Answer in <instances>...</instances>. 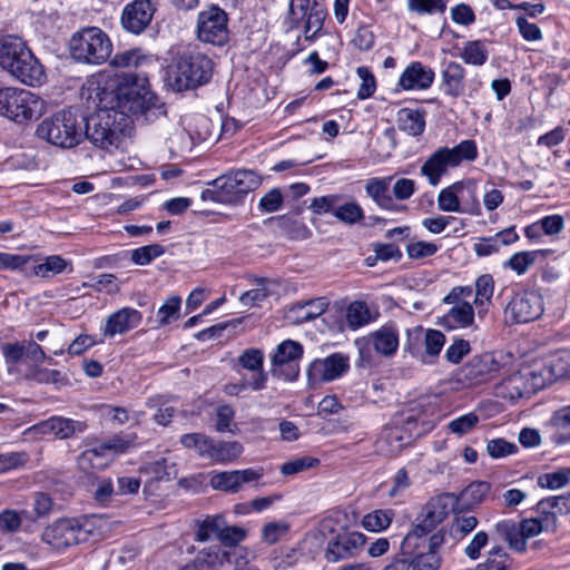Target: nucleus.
I'll list each match as a JSON object with an SVG mask.
<instances>
[{
    "instance_id": "obj_16",
    "label": "nucleus",
    "mask_w": 570,
    "mask_h": 570,
    "mask_svg": "<svg viewBox=\"0 0 570 570\" xmlns=\"http://www.w3.org/2000/svg\"><path fill=\"white\" fill-rule=\"evenodd\" d=\"M544 312L543 298L534 291L517 293L505 307V316L523 324L538 320Z\"/></svg>"
},
{
    "instance_id": "obj_25",
    "label": "nucleus",
    "mask_w": 570,
    "mask_h": 570,
    "mask_svg": "<svg viewBox=\"0 0 570 570\" xmlns=\"http://www.w3.org/2000/svg\"><path fill=\"white\" fill-rule=\"evenodd\" d=\"M366 542V537L361 532H348L337 535L327 546L325 557L328 562L353 557Z\"/></svg>"
},
{
    "instance_id": "obj_37",
    "label": "nucleus",
    "mask_w": 570,
    "mask_h": 570,
    "mask_svg": "<svg viewBox=\"0 0 570 570\" xmlns=\"http://www.w3.org/2000/svg\"><path fill=\"white\" fill-rule=\"evenodd\" d=\"M411 441L400 426L386 428L377 441L379 450L385 455H396Z\"/></svg>"
},
{
    "instance_id": "obj_39",
    "label": "nucleus",
    "mask_w": 570,
    "mask_h": 570,
    "mask_svg": "<svg viewBox=\"0 0 570 570\" xmlns=\"http://www.w3.org/2000/svg\"><path fill=\"white\" fill-rule=\"evenodd\" d=\"M493 293V277L490 274L480 275L475 281V297L473 301L480 317L484 316L488 307L491 305Z\"/></svg>"
},
{
    "instance_id": "obj_57",
    "label": "nucleus",
    "mask_w": 570,
    "mask_h": 570,
    "mask_svg": "<svg viewBox=\"0 0 570 570\" xmlns=\"http://www.w3.org/2000/svg\"><path fill=\"white\" fill-rule=\"evenodd\" d=\"M356 75L361 79L357 89V98L361 100L372 97L376 90V78L370 68L361 66L356 69Z\"/></svg>"
},
{
    "instance_id": "obj_64",
    "label": "nucleus",
    "mask_w": 570,
    "mask_h": 570,
    "mask_svg": "<svg viewBox=\"0 0 570 570\" xmlns=\"http://www.w3.org/2000/svg\"><path fill=\"white\" fill-rule=\"evenodd\" d=\"M382 570H432L431 563L424 564L421 560L417 562L396 553L390 563H387Z\"/></svg>"
},
{
    "instance_id": "obj_4",
    "label": "nucleus",
    "mask_w": 570,
    "mask_h": 570,
    "mask_svg": "<svg viewBox=\"0 0 570 570\" xmlns=\"http://www.w3.org/2000/svg\"><path fill=\"white\" fill-rule=\"evenodd\" d=\"M105 520L98 515L61 518L45 528L41 540L56 550L98 540L102 535Z\"/></svg>"
},
{
    "instance_id": "obj_58",
    "label": "nucleus",
    "mask_w": 570,
    "mask_h": 570,
    "mask_svg": "<svg viewBox=\"0 0 570 570\" xmlns=\"http://www.w3.org/2000/svg\"><path fill=\"white\" fill-rule=\"evenodd\" d=\"M165 249L159 244H150L136 248L131 253V261L140 266L148 265L153 259L161 256Z\"/></svg>"
},
{
    "instance_id": "obj_45",
    "label": "nucleus",
    "mask_w": 570,
    "mask_h": 570,
    "mask_svg": "<svg viewBox=\"0 0 570 570\" xmlns=\"http://www.w3.org/2000/svg\"><path fill=\"white\" fill-rule=\"evenodd\" d=\"M29 518L27 510L16 511L11 509H4L0 512V535L7 540V537L17 532L22 520Z\"/></svg>"
},
{
    "instance_id": "obj_30",
    "label": "nucleus",
    "mask_w": 570,
    "mask_h": 570,
    "mask_svg": "<svg viewBox=\"0 0 570 570\" xmlns=\"http://www.w3.org/2000/svg\"><path fill=\"white\" fill-rule=\"evenodd\" d=\"M86 449L77 460L78 466L86 473H92L106 469L112 462V455L106 451L101 443L94 444L86 440Z\"/></svg>"
},
{
    "instance_id": "obj_17",
    "label": "nucleus",
    "mask_w": 570,
    "mask_h": 570,
    "mask_svg": "<svg viewBox=\"0 0 570 570\" xmlns=\"http://www.w3.org/2000/svg\"><path fill=\"white\" fill-rule=\"evenodd\" d=\"M499 535H501L512 550L523 552L527 549V540L544 532L537 519H523L520 523L511 520H503L494 525Z\"/></svg>"
},
{
    "instance_id": "obj_1",
    "label": "nucleus",
    "mask_w": 570,
    "mask_h": 570,
    "mask_svg": "<svg viewBox=\"0 0 570 570\" xmlns=\"http://www.w3.org/2000/svg\"><path fill=\"white\" fill-rule=\"evenodd\" d=\"M86 104L108 106L116 112L131 116L145 114L156 107L157 97L144 85L136 80L110 77L99 73L90 77L81 89Z\"/></svg>"
},
{
    "instance_id": "obj_7",
    "label": "nucleus",
    "mask_w": 570,
    "mask_h": 570,
    "mask_svg": "<svg viewBox=\"0 0 570 570\" xmlns=\"http://www.w3.org/2000/svg\"><path fill=\"white\" fill-rule=\"evenodd\" d=\"M36 134L56 147L69 149L82 141L83 126L72 110H60L45 118L38 125Z\"/></svg>"
},
{
    "instance_id": "obj_21",
    "label": "nucleus",
    "mask_w": 570,
    "mask_h": 570,
    "mask_svg": "<svg viewBox=\"0 0 570 570\" xmlns=\"http://www.w3.org/2000/svg\"><path fill=\"white\" fill-rule=\"evenodd\" d=\"M155 12L156 7L150 0H134L122 10L121 26L128 32L139 35L149 26Z\"/></svg>"
},
{
    "instance_id": "obj_8",
    "label": "nucleus",
    "mask_w": 570,
    "mask_h": 570,
    "mask_svg": "<svg viewBox=\"0 0 570 570\" xmlns=\"http://www.w3.org/2000/svg\"><path fill=\"white\" fill-rule=\"evenodd\" d=\"M478 158V147L474 140H462L459 145L436 149L421 166L420 173L429 184L438 186L449 167H458L462 161H473Z\"/></svg>"
},
{
    "instance_id": "obj_42",
    "label": "nucleus",
    "mask_w": 570,
    "mask_h": 570,
    "mask_svg": "<svg viewBox=\"0 0 570 570\" xmlns=\"http://www.w3.org/2000/svg\"><path fill=\"white\" fill-rule=\"evenodd\" d=\"M460 57L466 65L482 66L489 58V51L484 41L472 40L463 45Z\"/></svg>"
},
{
    "instance_id": "obj_18",
    "label": "nucleus",
    "mask_w": 570,
    "mask_h": 570,
    "mask_svg": "<svg viewBox=\"0 0 570 570\" xmlns=\"http://www.w3.org/2000/svg\"><path fill=\"white\" fill-rule=\"evenodd\" d=\"M503 370V364L493 353L473 356L459 370L461 381L474 385L494 379Z\"/></svg>"
},
{
    "instance_id": "obj_20",
    "label": "nucleus",
    "mask_w": 570,
    "mask_h": 570,
    "mask_svg": "<svg viewBox=\"0 0 570 570\" xmlns=\"http://www.w3.org/2000/svg\"><path fill=\"white\" fill-rule=\"evenodd\" d=\"M303 355V346L295 341L282 342L272 358L273 373L288 381H294L299 373L298 361Z\"/></svg>"
},
{
    "instance_id": "obj_27",
    "label": "nucleus",
    "mask_w": 570,
    "mask_h": 570,
    "mask_svg": "<svg viewBox=\"0 0 570 570\" xmlns=\"http://www.w3.org/2000/svg\"><path fill=\"white\" fill-rule=\"evenodd\" d=\"M434 76L430 67L415 61L401 73L397 86L403 90H424L432 86Z\"/></svg>"
},
{
    "instance_id": "obj_50",
    "label": "nucleus",
    "mask_w": 570,
    "mask_h": 570,
    "mask_svg": "<svg viewBox=\"0 0 570 570\" xmlns=\"http://www.w3.org/2000/svg\"><path fill=\"white\" fill-rule=\"evenodd\" d=\"M212 121L200 115L194 118V122L189 125L186 135L189 137L193 145L200 144L212 138Z\"/></svg>"
},
{
    "instance_id": "obj_13",
    "label": "nucleus",
    "mask_w": 570,
    "mask_h": 570,
    "mask_svg": "<svg viewBox=\"0 0 570 570\" xmlns=\"http://www.w3.org/2000/svg\"><path fill=\"white\" fill-rule=\"evenodd\" d=\"M546 380L538 372L524 368L512 373L495 386V395L515 401L543 389Z\"/></svg>"
},
{
    "instance_id": "obj_19",
    "label": "nucleus",
    "mask_w": 570,
    "mask_h": 570,
    "mask_svg": "<svg viewBox=\"0 0 570 570\" xmlns=\"http://www.w3.org/2000/svg\"><path fill=\"white\" fill-rule=\"evenodd\" d=\"M142 322V314L138 309L129 306L121 307L110 313L99 331L105 340H111L116 336H122L137 328Z\"/></svg>"
},
{
    "instance_id": "obj_55",
    "label": "nucleus",
    "mask_w": 570,
    "mask_h": 570,
    "mask_svg": "<svg viewBox=\"0 0 570 570\" xmlns=\"http://www.w3.org/2000/svg\"><path fill=\"white\" fill-rule=\"evenodd\" d=\"M333 215L341 222L354 225L364 218V212L356 202H348L336 206Z\"/></svg>"
},
{
    "instance_id": "obj_38",
    "label": "nucleus",
    "mask_w": 570,
    "mask_h": 570,
    "mask_svg": "<svg viewBox=\"0 0 570 570\" xmlns=\"http://www.w3.org/2000/svg\"><path fill=\"white\" fill-rule=\"evenodd\" d=\"M228 559L229 552L209 547L197 552L191 566L196 570H222L224 562Z\"/></svg>"
},
{
    "instance_id": "obj_43",
    "label": "nucleus",
    "mask_w": 570,
    "mask_h": 570,
    "mask_svg": "<svg viewBox=\"0 0 570 570\" xmlns=\"http://www.w3.org/2000/svg\"><path fill=\"white\" fill-rule=\"evenodd\" d=\"M224 520L225 517L222 514L207 515L204 520L197 523L195 540L206 542L212 538L218 539Z\"/></svg>"
},
{
    "instance_id": "obj_53",
    "label": "nucleus",
    "mask_w": 570,
    "mask_h": 570,
    "mask_svg": "<svg viewBox=\"0 0 570 570\" xmlns=\"http://www.w3.org/2000/svg\"><path fill=\"white\" fill-rule=\"evenodd\" d=\"M542 254V250L519 252L510 257L505 266L514 271L518 275H522L534 264L538 256Z\"/></svg>"
},
{
    "instance_id": "obj_54",
    "label": "nucleus",
    "mask_w": 570,
    "mask_h": 570,
    "mask_svg": "<svg viewBox=\"0 0 570 570\" xmlns=\"http://www.w3.org/2000/svg\"><path fill=\"white\" fill-rule=\"evenodd\" d=\"M210 485L216 490L236 493L242 488L239 484L238 471H227L215 474L210 479Z\"/></svg>"
},
{
    "instance_id": "obj_51",
    "label": "nucleus",
    "mask_w": 570,
    "mask_h": 570,
    "mask_svg": "<svg viewBox=\"0 0 570 570\" xmlns=\"http://www.w3.org/2000/svg\"><path fill=\"white\" fill-rule=\"evenodd\" d=\"M538 484L549 490H558L570 484V468H562L540 475L538 478Z\"/></svg>"
},
{
    "instance_id": "obj_12",
    "label": "nucleus",
    "mask_w": 570,
    "mask_h": 570,
    "mask_svg": "<svg viewBox=\"0 0 570 570\" xmlns=\"http://www.w3.org/2000/svg\"><path fill=\"white\" fill-rule=\"evenodd\" d=\"M326 17L325 8L315 0H289L288 19L292 27L304 23V37L314 39L322 30Z\"/></svg>"
},
{
    "instance_id": "obj_56",
    "label": "nucleus",
    "mask_w": 570,
    "mask_h": 570,
    "mask_svg": "<svg viewBox=\"0 0 570 570\" xmlns=\"http://www.w3.org/2000/svg\"><path fill=\"white\" fill-rule=\"evenodd\" d=\"M148 59L149 57L145 56L139 49H132L117 53L112 58L111 65L117 68L139 67Z\"/></svg>"
},
{
    "instance_id": "obj_46",
    "label": "nucleus",
    "mask_w": 570,
    "mask_h": 570,
    "mask_svg": "<svg viewBox=\"0 0 570 570\" xmlns=\"http://www.w3.org/2000/svg\"><path fill=\"white\" fill-rule=\"evenodd\" d=\"M41 363L30 365L27 377L41 384H65L66 377L58 370L42 367Z\"/></svg>"
},
{
    "instance_id": "obj_52",
    "label": "nucleus",
    "mask_w": 570,
    "mask_h": 570,
    "mask_svg": "<svg viewBox=\"0 0 570 570\" xmlns=\"http://www.w3.org/2000/svg\"><path fill=\"white\" fill-rule=\"evenodd\" d=\"M509 567V556L500 546H494L488 552V558L483 563H479L478 570H507Z\"/></svg>"
},
{
    "instance_id": "obj_34",
    "label": "nucleus",
    "mask_w": 570,
    "mask_h": 570,
    "mask_svg": "<svg viewBox=\"0 0 570 570\" xmlns=\"http://www.w3.org/2000/svg\"><path fill=\"white\" fill-rule=\"evenodd\" d=\"M538 375L544 377L546 383L553 382L570 375V352L558 351L551 354L544 362L543 368Z\"/></svg>"
},
{
    "instance_id": "obj_35",
    "label": "nucleus",
    "mask_w": 570,
    "mask_h": 570,
    "mask_svg": "<svg viewBox=\"0 0 570 570\" xmlns=\"http://www.w3.org/2000/svg\"><path fill=\"white\" fill-rule=\"evenodd\" d=\"M464 68L454 61H450L442 70V89L445 95L456 98L464 92Z\"/></svg>"
},
{
    "instance_id": "obj_60",
    "label": "nucleus",
    "mask_w": 570,
    "mask_h": 570,
    "mask_svg": "<svg viewBox=\"0 0 570 570\" xmlns=\"http://www.w3.org/2000/svg\"><path fill=\"white\" fill-rule=\"evenodd\" d=\"M320 460L312 456H301L288 462H285L281 466V473L283 475H294L299 472L306 471L311 468L318 465Z\"/></svg>"
},
{
    "instance_id": "obj_5",
    "label": "nucleus",
    "mask_w": 570,
    "mask_h": 570,
    "mask_svg": "<svg viewBox=\"0 0 570 570\" xmlns=\"http://www.w3.org/2000/svg\"><path fill=\"white\" fill-rule=\"evenodd\" d=\"M87 107L95 109V114L87 120L83 136L101 149L117 148L132 120L108 106L87 104Z\"/></svg>"
},
{
    "instance_id": "obj_10",
    "label": "nucleus",
    "mask_w": 570,
    "mask_h": 570,
    "mask_svg": "<svg viewBox=\"0 0 570 570\" xmlns=\"http://www.w3.org/2000/svg\"><path fill=\"white\" fill-rule=\"evenodd\" d=\"M45 110V100L30 90L17 87L0 88V115L23 122L40 117Z\"/></svg>"
},
{
    "instance_id": "obj_49",
    "label": "nucleus",
    "mask_w": 570,
    "mask_h": 570,
    "mask_svg": "<svg viewBox=\"0 0 570 570\" xmlns=\"http://www.w3.org/2000/svg\"><path fill=\"white\" fill-rule=\"evenodd\" d=\"M137 441V435L135 433H119L110 439L100 442L107 452L112 455V459L116 454H120L129 450L131 446H135Z\"/></svg>"
},
{
    "instance_id": "obj_32",
    "label": "nucleus",
    "mask_w": 570,
    "mask_h": 570,
    "mask_svg": "<svg viewBox=\"0 0 570 570\" xmlns=\"http://www.w3.org/2000/svg\"><path fill=\"white\" fill-rule=\"evenodd\" d=\"M243 453V445L237 441H215L208 439L203 459L214 462H232Z\"/></svg>"
},
{
    "instance_id": "obj_26",
    "label": "nucleus",
    "mask_w": 570,
    "mask_h": 570,
    "mask_svg": "<svg viewBox=\"0 0 570 570\" xmlns=\"http://www.w3.org/2000/svg\"><path fill=\"white\" fill-rule=\"evenodd\" d=\"M238 364L249 372V387L253 391H261L265 389L267 382V374L263 370L264 354L258 348H247L243 351L238 358Z\"/></svg>"
},
{
    "instance_id": "obj_31",
    "label": "nucleus",
    "mask_w": 570,
    "mask_h": 570,
    "mask_svg": "<svg viewBox=\"0 0 570 570\" xmlns=\"http://www.w3.org/2000/svg\"><path fill=\"white\" fill-rule=\"evenodd\" d=\"M392 178V176L370 178L365 184V193L380 208L399 212L400 206L389 193Z\"/></svg>"
},
{
    "instance_id": "obj_28",
    "label": "nucleus",
    "mask_w": 570,
    "mask_h": 570,
    "mask_svg": "<svg viewBox=\"0 0 570 570\" xmlns=\"http://www.w3.org/2000/svg\"><path fill=\"white\" fill-rule=\"evenodd\" d=\"M367 341L377 354L391 357L396 354L400 345L399 328L394 323L384 324L371 332Z\"/></svg>"
},
{
    "instance_id": "obj_11",
    "label": "nucleus",
    "mask_w": 570,
    "mask_h": 570,
    "mask_svg": "<svg viewBox=\"0 0 570 570\" xmlns=\"http://www.w3.org/2000/svg\"><path fill=\"white\" fill-rule=\"evenodd\" d=\"M436 203L441 212L474 216L481 214V206L476 195V183L472 179L455 181L441 189Z\"/></svg>"
},
{
    "instance_id": "obj_14",
    "label": "nucleus",
    "mask_w": 570,
    "mask_h": 570,
    "mask_svg": "<svg viewBox=\"0 0 570 570\" xmlns=\"http://www.w3.org/2000/svg\"><path fill=\"white\" fill-rule=\"evenodd\" d=\"M197 38L204 42L223 47L229 40L227 13L218 7H210L198 13Z\"/></svg>"
},
{
    "instance_id": "obj_59",
    "label": "nucleus",
    "mask_w": 570,
    "mask_h": 570,
    "mask_svg": "<svg viewBox=\"0 0 570 570\" xmlns=\"http://www.w3.org/2000/svg\"><path fill=\"white\" fill-rule=\"evenodd\" d=\"M68 265V262L59 255H51L46 261L35 267V273L41 277H48L50 274L62 273Z\"/></svg>"
},
{
    "instance_id": "obj_22",
    "label": "nucleus",
    "mask_w": 570,
    "mask_h": 570,
    "mask_svg": "<svg viewBox=\"0 0 570 570\" xmlns=\"http://www.w3.org/2000/svg\"><path fill=\"white\" fill-rule=\"evenodd\" d=\"M348 367V357L341 353H334L325 358L313 361L308 367V379L313 383L334 381L341 377Z\"/></svg>"
},
{
    "instance_id": "obj_63",
    "label": "nucleus",
    "mask_w": 570,
    "mask_h": 570,
    "mask_svg": "<svg viewBox=\"0 0 570 570\" xmlns=\"http://www.w3.org/2000/svg\"><path fill=\"white\" fill-rule=\"evenodd\" d=\"M439 250V246L432 242H411L406 245V254L411 259H423L433 256Z\"/></svg>"
},
{
    "instance_id": "obj_33",
    "label": "nucleus",
    "mask_w": 570,
    "mask_h": 570,
    "mask_svg": "<svg viewBox=\"0 0 570 570\" xmlns=\"http://www.w3.org/2000/svg\"><path fill=\"white\" fill-rule=\"evenodd\" d=\"M448 515L445 505L440 501H431L416 518L413 529L428 537L435 528L442 523Z\"/></svg>"
},
{
    "instance_id": "obj_40",
    "label": "nucleus",
    "mask_w": 570,
    "mask_h": 570,
    "mask_svg": "<svg viewBox=\"0 0 570 570\" xmlns=\"http://www.w3.org/2000/svg\"><path fill=\"white\" fill-rule=\"evenodd\" d=\"M328 303L325 297L313 298L303 303H296L292 312L296 314L295 322L305 323L321 316L327 309Z\"/></svg>"
},
{
    "instance_id": "obj_24",
    "label": "nucleus",
    "mask_w": 570,
    "mask_h": 570,
    "mask_svg": "<svg viewBox=\"0 0 570 570\" xmlns=\"http://www.w3.org/2000/svg\"><path fill=\"white\" fill-rule=\"evenodd\" d=\"M2 354L8 364L27 361L30 365H35L36 363H42L47 358L43 348L32 340L7 343L2 346Z\"/></svg>"
},
{
    "instance_id": "obj_15",
    "label": "nucleus",
    "mask_w": 570,
    "mask_h": 570,
    "mask_svg": "<svg viewBox=\"0 0 570 570\" xmlns=\"http://www.w3.org/2000/svg\"><path fill=\"white\" fill-rule=\"evenodd\" d=\"M445 344V335L438 330L414 328L409 332L406 348L423 363H434Z\"/></svg>"
},
{
    "instance_id": "obj_29",
    "label": "nucleus",
    "mask_w": 570,
    "mask_h": 570,
    "mask_svg": "<svg viewBox=\"0 0 570 570\" xmlns=\"http://www.w3.org/2000/svg\"><path fill=\"white\" fill-rule=\"evenodd\" d=\"M41 433H51L60 440L69 439L87 430L85 421L72 420L63 416H51L36 425Z\"/></svg>"
},
{
    "instance_id": "obj_44",
    "label": "nucleus",
    "mask_w": 570,
    "mask_h": 570,
    "mask_svg": "<svg viewBox=\"0 0 570 570\" xmlns=\"http://www.w3.org/2000/svg\"><path fill=\"white\" fill-rule=\"evenodd\" d=\"M347 326L351 330H357L372 321L371 311L365 302H352L345 314Z\"/></svg>"
},
{
    "instance_id": "obj_36",
    "label": "nucleus",
    "mask_w": 570,
    "mask_h": 570,
    "mask_svg": "<svg viewBox=\"0 0 570 570\" xmlns=\"http://www.w3.org/2000/svg\"><path fill=\"white\" fill-rule=\"evenodd\" d=\"M396 122L401 131L413 137L420 136L425 129V111L402 108L397 111Z\"/></svg>"
},
{
    "instance_id": "obj_3",
    "label": "nucleus",
    "mask_w": 570,
    "mask_h": 570,
    "mask_svg": "<svg viewBox=\"0 0 570 570\" xmlns=\"http://www.w3.org/2000/svg\"><path fill=\"white\" fill-rule=\"evenodd\" d=\"M214 61L199 50H187L173 58L166 70L165 83L176 92L194 90L208 83Z\"/></svg>"
},
{
    "instance_id": "obj_47",
    "label": "nucleus",
    "mask_w": 570,
    "mask_h": 570,
    "mask_svg": "<svg viewBox=\"0 0 570 570\" xmlns=\"http://www.w3.org/2000/svg\"><path fill=\"white\" fill-rule=\"evenodd\" d=\"M181 298L179 296H170L157 311L158 326H166L180 317Z\"/></svg>"
},
{
    "instance_id": "obj_23",
    "label": "nucleus",
    "mask_w": 570,
    "mask_h": 570,
    "mask_svg": "<svg viewBox=\"0 0 570 570\" xmlns=\"http://www.w3.org/2000/svg\"><path fill=\"white\" fill-rule=\"evenodd\" d=\"M425 547L426 535L412 528L401 541L399 553L414 562H421V560L424 564L429 562L432 570H439L442 564V557L426 553Z\"/></svg>"
},
{
    "instance_id": "obj_6",
    "label": "nucleus",
    "mask_w": 570,
    "mask_h": 570,
    "mask_svg": "<svg viewBox=\"0 0 570 570\" xmlns=\"http://www.w3.org/2000/svg\"><path fill=\"white\" fill-rule=\"evenodd\" d=\"M262 184L261 176L254 170L239 169L230 171L214 179L202 193L203 200L219 204H237L249 191L255 190Z\"/></svg>"
},
{
    "instance_id": "obj_41",
    "label": "nucleus",
    "mask_w": 570,
    "mask_h": 570,
    "mask_svg": "<svg viewBox=\"0 0 570 570\" xmlns=\"http://www.w3.org/2000/svg\"><path fill=\"white\" fill-rule=\"evenodd\" d=\"M474 322V308L468 304L452 306L444 315V323L451 328H465Z\"/></svg>"
},
{
    "instance_id": "obj_2",
    "label": "nucleus",
    "mask_w": 570,
    "mask_h": 570,
    "mask_svg": "<svg viewBox=\"0 0 570 570\" xmlns=\"http://www.w3.org/2000/svg\"><path fill=\"white\" fill-rule=\"evenodd\" d=\"M0 67L19 82L38 87L46 82L45 67L20 37H0Z\"/></svg>"
},
{
    "instance_id": "obj_61",
    "label": "nucleus",
    "mask_w": 570,
    "mask_h": 570,
    "mask_svg": "<svg viewBox=\"0 0 570 570\" xmlns=\"http://www.w3.org/2000/svg\"><path fill=\"white\" fill-rule=\"evenodd\" d=\"M246 530L238 525H227L226 519L223 522L218 540L225 547H235L246 538Z\"/></svg>"
},
{
    "instance_id": "obj_62",
    "label": "nucleus",
    "mask_w": 570,
    "mask_h": 570,
    "mask_svg": "<svg viewBox=\"0 0 570 570\" xmlns=\"http://www.w3.org/2000/svg\"><path fill=\"white\" fill-rule=\"evenodd\" d=\"M289 531V525L285 521H275L266 523L262 530V539L267 544H274Z\"/></svg>"
},
{
    "instance_id": "obj_48",
    "label": "nucleus",
    "mask_w": 570,
    "mask_h": 570,
    "mask_svg": "<svg viewBox=\"0 0 570 570\" xmlns=\"http://www.w3.org/2000/svg\"><path fill=\"white\" fill-rule=\"evenodd\" d=\"M393 517L392 510H375L363 518L362 524L368 531L380 532L390 527Z\"/></svg>"
},
{
    "instance_id": "obj_9",
    "label": "nucleus",
    "mask_w": 570,
    "mask_h": 570,
    "mask_svg": "<svg viewBox=\"0 0 570 570\" xmlns=\"http://www.w3.org/2000/svg\"><path fill=\"white\" fill-rule=\"evenodd\" d=\"M69 49L75 60L99 65L110 57L112 45L108 35L100 28L87 27L71 37Z\"/></svg>"
}]
</instances>
